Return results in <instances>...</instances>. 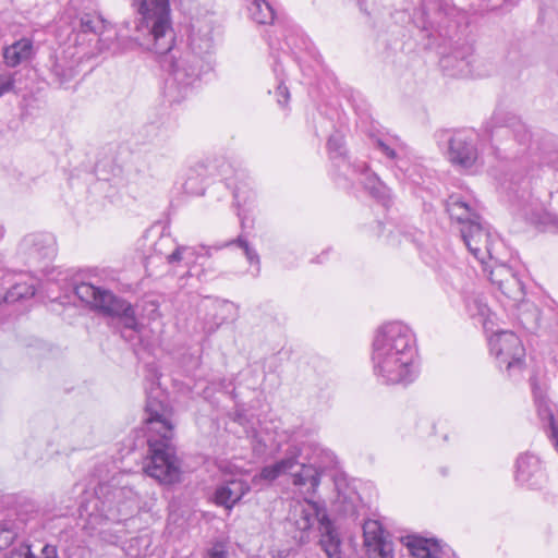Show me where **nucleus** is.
<instances>
[{"instance_id": "obj_1", "label": "nucleus", "mask_w": 558, "mask_h": 558, "mask_svg": "<svg viewBox=\"0 0 558 558\" xmlns=\"http://www.w3.org/2000/svg\"><path fill=\"white\" fill-rule=\"evenodd\" d=\"M132 4L140 15L132 35L130 23H125L118 32H112L106 29L105 21L96 13L81 15L80 32L99 35L100 50H108L113 54L136 46L155 53L169 50L172 44L169 0H132Z\"/></svg>"}, {"instance_id": "obj_2", "label": "nucleus", "mask_w": 558, "mask_h": 558, "mask_svg": "<svg viewBox=\"0 0 558 558\" xmlns=\"http://www.w3.org/2000/svg\"><path fill=\"white\" fill-rule=\"evenodd\" d=\"M373 372L386 385H408L418 374L415 337L401 322L383 325L375 333L372 355Z\"/></svg>"}, {"instance_id": "obj_3", "label": "nucleus", "mask_w": 558, "mask_h": 558, "mask_svg": "<svg viewBox=\"0 0 558 558\" xmlns=\"http://www.w3.org/2000/svg\"><path fill=\"white\" fill-rule=\"evenodd\" d=\"M170 29H172L171 26ZM213 29L214 25L210 20H197L192 24L189 47L185 51L178 56L172 52L174 41V35H172L171 48L158 53L162 57V66L168 71L165 94L171 102H180L185 99L199 80L207 65L206 59L214 51Z\"/></svg>"}, {"instance_id": "obj_4", "label": "nucleus", "mask_w": 558, "mask_h": 558, "mask_svg": "<svg viewBox=\"0 0 558 558\" xmlns=\"http://www.w3.org/2000/svg\"><path fill=\"white\" fill-rule=\"evenodd\" d=\"M145 423L149 448V456L144 465L145 473L162 484L179 482L181 468L172 442L174 425L171 410L161 401L148 396Z\"/></svg>"}, {"instance_id": "obj_5", "label": "nucleus", "mask_w": 558, "mask_h": 558, "mask_svg": "<svg viewBox=\"0 0 558 558\" xmlns=\"http://www.w3.org/2000/svg\"><path fill=\"white\" fill-rule=\"evenodd\" d=\"M293 538L300 544L311 541L314 526L319 532L318 544L328 558H340L341 539L323 502L307 497L294 500L287 517Z\"/></svg>"}, {"instance_id": "obj_6", "label": "nucleus", "mask_w": 558, "mask_h": 558, "mask_svg": "<svg viewBox=\"0 0 558 558\" xmlns=\"http://www.w3.org/2000/svg\"><path fill=\"white\" fill-rule=\"evenodd\" d=\"M300 450L296 447L291 448L284 458L272 464L265 465L259 473L252 477L254 486L270 484L282 475L291 476L292 485L305 495L316 493L320 484V472L312 464L299 462Z\"/></svg>"}, {"instance_id": "obj_7", "label": "nucleus", "mask_w": 558, "mask_h": 558, "mask_svg": "<svg viewBox=\"0 0 558 558\" xmlns=\"http://www.w3.org/2000/svg\"><path fill=\"white\" fill-rule=\"evenodd\" d=\"M483 136L489 142L492 155L501 159L511 158L517 153L524 151L531 140L525 124L515 119L505 123L504 118L498 113L486 122Z\"/></svg>"}, {"instance_id": "obj_8", "label": "nucleus", "mask_w": 558, "mask_h": 558, "mask_svg": "<svg viewBox=\"0 0 558 558\" xmlns=\"http://www.w3.org/2000/svg\"><path fill=\"white\" fill-rule=\"evenodd\" d=\"M75 295L90 308L105 316L119 318L124 328L136 330L137 320L132 305L116 296L108 290L100 289L87 282L74 286Z\"/></svg>"}, {"instance_id": "obj_9", "label": "nucleus", "mask_w": 558, "mask_h": 558, "mask_svg": "<svg viewBox=\"0 0 558 558\" xmlns=\"http://www.w3.org/2000/svg\"><path fill=\"white\" fill-rule=\"evenodd\" d=\"M460 233L469 252L481 265L485 264L487 259H501L500 255H508L505 243L482 219L475 223L460 227Z\"/></svg>"}, {"instance_id": "obj_10", "label": "nucleus", "mask_w": 558, "mask_h": 558, "mask_svg": "<svg viewBox=\"0 0 558 558\" xmlns=\"http://www.w3.org/2000/svg\"><path fill=\"white\" fill-rule=\"evenodd\" d=\"M488 345L498 367L500 369L505 368L509 376L522 371L525 349L514 332L497 331L488 338Z\"/></svg>"}, {"instance_id": "obj_11", "label": "nucleus", "mask_w": 558, "mask_h": 558, "mask_svg": "<svg viewBox=\"0 0 558 558\" xmlns=\"http://www.w3.org/2000/svg\"><path fill=\"white\" fill-rule=\"evenodd\" d=\"M510 252L508 251V255H500L501 259H487L482 266L492 284H494L506 299L515 304L524 299L525 292L520 278L507 264Z\"/></svg>"}, {"instance_id": "obj_12", "label": "nucleus", "mask_w": 558, "mask_h": 558, "mask_svg": "<svg viewBox=\"0 0 558 558\" xmlns=\"http://www.w3.org/2000/svg\"><path fill=\"white\" fill-rule=\"evenodd\" d=\"M478 134L473 130L454 132L449 140L448 159L462 169L473 168L478 160Z\"/></svg>"}, {"instance_id": "obj_13", "label": "nucleus", "mask_w": 558, "mask_h": 558, "mask_svg": "<svg viewBox=\"0 0 558 558\" xmlns=\"http://www.w3.org/2000/svg\"><path fill=\"white\" fill-rule=\"evenodd\" d=\"M514 477L520 485L532 489H539L547 482L541 460L538 457L529 452L518 457Z\"/></svg>"}, {"instance_id": "obj_14", "label": "nucleus", "mask_w": 558, "mask_h": 558, "mask_svg": "<svg viewBox=\"0 0 558 558\" xmlns=\"http://www.w3.org/2000/svg\"><path fill=\"white\" fill-rule=\"evenodd\" d=\"M454 12L456 8L446 0H422L415 19L424 29H433L442 26Z\"/></svg>"}, {"instance_id": "obj_15", "label": "nucleus", "mask_w": 558, "mask_h": 558, "mask_svg": "<svg viewBox=\"0 0 558 558\" xmlns=\"http://www.w3.org/2000/svg\"><path fill=\"white\" fill-rule=\"evenodd\" d=\"M364 545L369 558H392V544L385 537V531L377 520L363 524Z\"/></svg>"}, {"instance_id": "obj_16", "label": "nucleus", "mask_w": 558, "mask_h": 558, "mask_svg": "<svg viewBox=\"0 0 558 558\" xmlns=\"http://www.w3.org/2000/svg\"><path fill=\"white\" fill-rule=\"evenodd\" d=\"M20 252L33 263L50 259L56 254L54 239L47 233L28 234L22 240Z\"/></svg>"}, {"instance_id": "obj_17", "label": "nucleus", "mask_w": 558, "mask_h": 558, "mask_svg": "<svg viewBox=\"0 0 558 558\" xmlns=\"http://www.w3.org/2000/svg\"><path fill=\"white\" fill-rule=\"evenodd\" d=\"M475 57L470 46H463L441 57L440 66L449 76L466 77L474 75Z\"/></svg>"}, {"instance_id": "obj_18", "label": "nucleus", "mask_w": 558, "mask_h": 558, "mask_svg": "<svg viewBox=\"0 0 558 558\" xmlns=\"http://www.w3.org/2000/svg\"><path fill=\"white\" fill-rule=\"evenodd\" d=\"M446 209L450 218L457 220L461 227L475 223L482 219L477 211V204L460 194H452L448 197Z\"/></svg>"}, {"instance_id": "obj_19", "label": "nucleus", "mask_w": 558, "mask_h": 558, "mask_svg": "<svg viewBox=\"0 0 558 558\" xmlns=\"http://www.w3.org/2000/svg\"><path fill=\"white\" fill-rule=\"evenodd\" d=\"M251 490V485L244 480H230L217 486L214 500L227 510L232 508Z\"/></svg>"}, {"instance_id": "obj_20", "label": "nucleus", "mask_w": 558, "mask_h": 558, "mask_svg": "<svg viewBox=\"0 0 558 558\" xmlns=\"http://www.w3.org/2000/svg\"><path fill=\"white\" fill-rule=\"evenodd\" d=\"M533 396L537 414L543 422H546L549 426V437L554 442L556 450L558 451V420L555 416V405L545 397L543 391L534 384Z\"/></svg>"}, {"instance_id": "obj_21", "label": "nucleus", "mask_w": 558, "mask_h": 558, "mask_svg": "<svg viewBox=\"0 0 558 558\" xmlns=\"http://www.w3.org/2000/svg\"><path fill=\"white\" fill-rule=\"evenodd\" d=\"M211 247H191V246H177L173 252L166 255V259L169 264H175L184 262L189 267L190 276H197L201 279V274L196 272L194 264L199 257H209Z\"/></svg>"}, {"instance_id": "obj_22", "label": "nucleus", "mask_w": 558, "mask_h": 558, "mask_svg": "<svg viewBox=\"0 0 558 558\" xmlns=\"http://www.w3.org/2000/svg\"><path fill=\"white\" fill-rule=\"evenodd\" d=\"M33 54V43L26 38L15 41L3 51L4 62L11 68H15L26 61H29Z\"/></svg>"}, {"instance_id": "obj_23", "label": "nucleus", "mask_w": 558, "mask_h": 558, "mask_svg": "<svg viewBox=\"0 0 558 558\" xmlns=\"http://www.w3.org/2000/svg\"><path fill=\"white\" fill-rule=\"evenodd\" d=\"M376 146L388 158L396 160L397 167L404 173L408 179H410L415 184L420 183L415 178L416 168L408 167L407 161L402 157L405 155V148L402 145L398 144V146L395 147L384 142L383 140H377Z\"/></svg>"}, {"instance_id": "obj_24", "label": "nucleus", "mask_w": 558, "mask_h": 558, "mask_svg": "<svg viewBox=\"0 0 558 558\" xmlns=\"http://www.w3.org/2000/svg\"><path fill=\"white\" fill-rule=\"evenodd\" d=\"M410 554L415 558H442L444 550L438 542L423 537H411L407 543Z\"/></svg>"}, {"instance_id": "obj_25", "label": "nucleus", "mask_w": 558, "mask_h": 558, "mask_svg": "<svg viewBox=\"0 0 558 558\" xmlns=\"http://www.w3.org/2000/svg\"><path fill=\"white\" fill-rule=\"evenodd\" d=\"M112 499L117 505L118 512L128 517L140 508L137 494L131 487L114 488L111 492Z\"/></svg>"}, {"instance_id": "obj_26", "label": "nucleus", "mask_w": 558, "mask_h": 558, "mask_svg": "<svg viewBox=\"0 0 558 558\" xmlns=\"http://www.w3.org/2000/svg\"><path fill=\"white\" fill-rule=\"evenodd\" d=\"M526 218L546 231L558 232V217L541 205L526 209Z\"/></svg>"}, {"instance_id": "obj_27", "label": "nucleus", "mask_w": 558, "mask_h": 558, "mask_svg": "<svg viewBox=\"0 0 558 558\" xmlns=\"http://www.w3.org/2000/svg\"><path fill=\"white\" fill-rule=\"evenodd\" d=\"M250 17L257 24H271L275 20V11L267 0H246Z\"/></svg>"}, {"instance_id": "obj_28", "label": "nucleus", "mask_w": 558, "mask_h": 558, "mask_svg": "<svg viewBox=\"0 0 558 558\" xmlns=\"http://www.w3.org/2000/svg\"><path fill=\"white\" fill-rule=\"evenodd\" d=\"M364 175L363 184L365 190H367L373 197L387 206L390 199V190L375 173L366 172Z\"/></svg>"}, {"instance_id": "obj_29", "label": "nucleus", "mask_w": 558, "mask_h": 558, "mask_svg": "<svg viewBox=\"0 0 558 558\" xmlns=\"http://www.w3.org/2000/svg\"><path fill=\"white\" fill-rule=\"evenodd\" d=\"M233 244L238 245L240 248L243 250L247 262L251 265H256V270L258 272L259 271V256H258L257 252L255 251V248L250 245V243L243 235H239L235 240H232L222 245L216 246L215 248L221 250L223 247H227V246H230Z\"/></svg>"}, {"instance_id": "obj_30", "label": "nucleus", "mask_w": 558, "mask_h": 558, "mask_svg": "<svg viewBox=\"0 0 558 558\" xmlns=\"http://www.w3.org/2000/svg\"><path fill=\"white\" fill-rule=\"evenodd\" d=\"M35 294V288L29 283H16L5 294L4 301L13 303L21 299L32 298Z\"/></svg>"}, {"instance_id": "obj_31", "label": "nucleus", "mask_w": 558, "mask_h": 558, "mask_svg": "<svg viewBox=\"0 0 558 558\" xmlns=\"http://www.w3.org/2000/svg\"><path fill=\"white\" fill-rule=\"evenodd\" d=\"M327 147L332 159L343 157L345 154L343 136L340 133H333L329 136Z\"/></svg>"}, {"instance_id": "obj_32", "label": "nucleus", "mask_w": 558, "mask_h": 558, "mask_svg": "<svg viewBox=\"0 0 558 558\" xmlns=\"http://www.w3.org/2000/svg\"><path fill=\"white\" fill-rule=\"evenodd\" d=\"M16 537V532L10 522L0 523V550L9 547Z\"/></svg>"}, {"instance_id": "obj_33", "label": "nucleus", "mask_w": 558, "mask_h": 558, "mask_svg": "<svg viewBox=\"0 0 558 558\" xmlns=\"http://www.w3.org/2000/svg\"><path fill=\"white\" fill-rule=\"evenodd\" d=\"M466 306H468L470 314L473 316L474 315L485 316L488 313L487 305L484 304L482 301H478L477 299L472 300V303L469 301Z\"/></svg>"}, {"instance_id": "obj_34", "label": "nucleus", "mask_w": 558, "mask_h": 558, "mask_svg": "<svg viewBox=\"0 0 558 558\" xmlns=\"http://www.w3.org/2000/svg\"><path fill=\"white\" fill-rule=\"evenodd\" d=\"M14 77L10 73H1L0 74V97L9 92H11L14 87Z\"/></svg>"}, {"instance_id": "obj_35", "label": "nucleus", "mask_w": 558, "mask_h": 558, "mask_svg": "<svg viewBox=\"0 0 558 558\" xmlns=\"http://www.w3.org/2000/svg\"><path fill=\"white\" fill-rule=\"evenodd\" d=\"M276 95L278 97V104L280 106H284L288 104L290 94H289L288 87L283 84V82L279 83L277 90H276Z\"/></svg>"}, {"instance_id": "obj_36", "label": "nucleus", "mask_w": 558, "mask_h": 558, "mask_svg": "<svg viewBox=\"0 0 558 558\" xmlns=\"http://www.w3.org/2000/svg\"><path fill=\"white\" fill-rule=\"evenodd\" d=\"M206 558H229L227 550L220 544L214 545L207 553Z\"/></svg>"}, {"instance_id": "obj_37", "label": "nucleus", "mask_w": 558, "mask_h": 558, "mask_svg": "<svg viewBox=\"0 0 558 558\" xmlns=\"http://www.w3.org/2000/svg\"><path fill=\"white\" fill-rule=\"evenodd\" d=\"M252 437L256 440V444L253 446V449L254 451L257 453V454H262L265 452V449H266V444L265 441H263L258 434L255 432V430H252Z\"/></svg>"}, {"instance_id": "obj_38", "label": "nucleus", "mask_w": 558, "mask_h": 558, "mask_svg": "<svg viewBox=\"0 0 558 558\" xmlns=\"http://www.w3.org/2000/svg\"><path fill=\"white\" fill-rule=\"evenodd\" d=\"M171 243V239L169 236H161L155 244V250L159 253H162V248Z\"/></svg>"}, {"instance_id": "obj_39", "label": "nucleus", "mask_w": 558, "mask_h": 558, "mask_svg": "<svg viewBox=\"0 0 558 558\" xmlns=\"http://www.w3.org/2000/svg\"><path fill=\"white\" fill-rule=\"evenodd\" d=\"M184 190L190 193V194H195V195H198V194H203V190L201 187H194L192 185V181L191 179H189L185 183H184Z\"/></svg>"}, {"instance_id": "obj_40", "label": "nucleus", "mask_w": 558, "mask_h": 558, "mask_svg": "<svg viewBox=\"0 0 558 558\" xmlns=\"http://www.w3.org/2000/svg\"><path fill=\"white\" fill-rule=\"evenodd\" d=\"M234 199L236 201V203L241 202V195H240V190L239 189H236L234 191Z\"/></svg>"}, {"instance_id": "obj_41", "label": "nucleus", "mask_w": 558, "mask_h": 558, "mask_svg": "<svg viewBox=\"0 0 558 558\" xmlns=\"http://www.w3.org/2000/svg\"><path fill=\"white\" fill-rule=\"evenodd\" d=\"M236 422H239L240 424H243V415L241 413H236L235 415V418H234Z\"/></svg>"}, {"instance_id": "obj_42", "label": "nucleus", "mask_w": 558, "mask_h": 558, "mask_svg": "<svg viewBox=\"0 0 558 558\" xmlns=\"http://www.w3.org/2000/svg\"><path fill=\"white\" fill-rule=\"evenodd\" d=\"M509 189L512 190L514 193H518V190L514 186H512V184L509 186Z\"/></svg>"}, {"instance_id": "obj_43", "label": "nucleus", "mask_w": 558, "mask_h": 558, "mask_svg": "<svg viewBox=\"0 0 558 558\" xmlns=\"http://www.w3.org/2000/svg\"><path fill=\"white\" fill-rule=\"evenodd\" d=\"M278 68H279V64H277V63H276V65H275V68H274V71H275L276 73H278V71H279V70H278Z\"/></svg>"}, {"instance_id": "obj_44", "label": "nucleus", "mask_w": 558, "mask_h": 558, "mask_svg": "<svg viewBox=\"0 0 558 558\" xmlns=\"http://www.w3.org/2000/svg\"><path fill=\"white\" fill-rule=\"evenodd\" d=\"M3 232H4V231H3V228H2V227H0V239L3 236Z\"/></svg>"}]
</instances>
